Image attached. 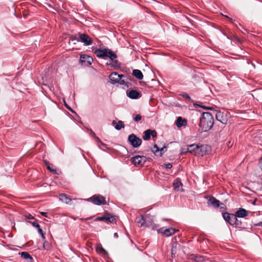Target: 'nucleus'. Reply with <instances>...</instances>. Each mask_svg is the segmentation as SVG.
Instances as JSON below:
<instances>
[{
  "label": "nucleus",
  "mask_w": 262,
  "mask_h": 262,
  "mask_svg": "<svg viewBox=\"0 0 262 262\" xmlns=\"http://www.w3.org/2000/svg\"><path fill=\"white\" fill-rule=\"evenodd\" d=\"M117 57V56L115 53L108 48H104L102 43H99V58H108L112 61V62H107L106 65L111 67H116L118 65V60L115 59Z\"/></svg>",
  "instance_id": "nucleus-1"
},
{
  "label": "nucleus",
  "mask_w": 262,
  "mask_h": 262,
  "mask_svg": "<svg viewBox=\"0 0 262 262\" xmlns=\"http://www.w3.org/2000/svg\"><path fill=\"white\" fill-rule=\"evenodd\" d=\"M214 118L213 115L209 112L203 113L200 118L199 127L201 132H207L213 126Z\"/></svg>",
  "instance_id": "nucleus-2"
},
{
  "label": "nucleus",
  "mask_w": 262,
  "mask_h": 262,
  "mask_svg": "<svg viewBox=\"0 0 262 262\" xmlns=\"http://www.w3.org/2000/svg\"><path fill=\"white\" fill-rule=\"evenodd\" d=\"M130 160L135 166H142L146 161H150L151 159L144 156L136 155L131 158Z\"/></svg>",
  "instance_id": "nucleus-3"
},
{
  "label": "nucleus",
  "mask_w": 262,
  "mask_h": 262,
  "mask_svg": "<svg viewBox=\"0 0 262 262\" xmlns=\"http://www.w3.org/2000/svg\"><path fill=\"white\" fill-rule=\"evenodd\" d=\"M128 141L131 145L134 148L139 147L142 143L141 139L137 137L134 134H132L128 136Z\"/></svg>",
  "instance_id": "nucleus-4"
},
{
  "label": "nucleus",
  "mask_w": 262,
  "mask_h": 262,
  "mask_svg": "<svg viewBox=\"0 0 262 262\" xmlns=\"http://www.w3.org/2000/svg\"><path fill=\"white\" fill-rule=\"evenodd\" d=\"M99 221L106 223H116V217L115 215H111V213L106 211L104 215L99 217Z\"/></svg>",
  "instance_id": "nucleus-5"
},
{
  "label": "nucleus",
  "mask_w": 262,
  "mask_h": 262,
  "mask_svg": "<svg viewBox=\"0 0 262 262\" xmlns=\"http://www.w3.org/2000/svg\"><path fill=\"white\" fill-rule=\"evenodd\" d=\"M208 205H211L215 208L220 207L221 209H224L225 208V205L224 203H221L219 200L212 196H210L208 200Z\"/></svg>",
  "instance_id": "nucleus-6"
},
{
  "label": "nucleus",
  "mask_w": 262,
  "mask_h": 262,
  "mask_svg": "<svg viewBox=\"0 0 262 262\" xmlns=\"http://www.w3.org/2000/svg\"><path fill=\"white\" fill-rule=\"evenodd\" d=\"M216 119L223 124H227L228 117L227 114H224L220 111H215Z\"/></svg>",
  "instance_id": "nucleus-7"
},
{
  "label": "nucleus",
  "mask_w": 262,
  "mask_h": 262,
  "mask_svg": "<svg viewBox=\"0 0 262 262\" xmlns=\"http://www.w3.org/2000/svg\"><path fill=\"white\" fill-rule=\"evenodd\" d=\"M77 41L83 43L86 46H89L92 43V40L90 37L85 33L79 34Z\"/></svg>",
  "instance_id": "nucleus-8"
},
{
  "label": "nucleus",
  "mask_w": 262,
  "mask_h": 262,
  "mask_svg": "<svg viewBox=\"0 0 262 262\" xmlns=\"http://www.w3.org/2000/svg\"><path fill=\"white\" fill-rule=\"evenodd\" d=\"M93 58L87 55L82 54L80 55V62L82 66H89L92 64Z\"/></svg>",
  "instance_id": "nucleus-9"
},
{
  "label": "nucleus",
  "mask_w": 262,
  "mask_h": 262,
  "mask_svg": "<svg viewBox=\"0 0 262 262\" xmlns=\"http://www.w3.org/2000/svg\"><path fill=\"white\" fill-rule=\"evenodd\" d=\"M178 230H176L173 228H169L167 229H164V228H161L158 230L159 233H162L163 235L166 237H169L173 234Z\"/></svg>",
  "instance_id": "nucleus-10"
},
{
  "label": "nucleus",
  "mask_w": 262,
  "mask_h": 262,
  "mask_svg": "<svg viewBox=\"0 0 262 262\" xmlns=\"http://www.w3.org/2000/svg\"><path fill=\"white\" fill-rule=\"evenodd\" d=\"M124 77V75L119 74L117 72H113L109 76L111 82L112 84H116L119 82V80Z\"/></svg>",
  "instance_id": "nucleus-11"
},
{
  "label": "nucleus",
  "mask_w": 262,
  "mask_h": 262,
  "mask_svg": "<svg viewBox=\"0 0 262 262\" xmlns=\"http://www.w3.org/2000/svg\"><path fill=\"white\" fill-rule=\"evenodd\" d=\"M223 217L225 221L228 223L230 225L233 226V223L235 218V214L230 213L228 212H224L222 214Z\"/></svg>",
  "instance_id": "nucleus-12"
},
{
  "label": "nucleus",
  "mask_w": 262,
  "mask_h": 262,
  "mask_svg": "<svg viewBox=\"0 0 262 262\" xmlns=\"http://www.w3.org/2000/svg\"><path fill=\"white\" fill-rule=\"evenodd\" d=\"M151 136L156 137L157 136V132L155 130L148 129L144 131L143 139L144 140H148L150 139Z\"/></svg>",
  "instance_id": "nucleus-13"
},
{
  "label": "nucleus",
  "mask_w": 262,
  "mask_h": 262,
  "mask_svg": "<svg viewBox=\"0 0 262 262\" xmlns=\"http://www.w3.org/2000/svg\"><path fill=\"white\" fill-rule=\"evenodd\" d=\"M127 95L130 99H137L140 98L141 97L142 94L137 90H132L128 92H127Z\"/></svg>",
  "instance_id": "nucleus-14"
},
{
  "label": "nucleus",
  "mask_w": 262,
  "mask_h": 262,
  "mask_svg": "<svg viewBox=\"0 0 262 262\" xmlns=\"http://www.w3.org/2000/svg\"><path fill=\"white\" fill-rule=\"evenodd\" d=\"M209 147L207 145H199V149L197 150L196 154L198 156H203L206 155L208 152V149Z\"/></svg>",
  "instance_id": "nucleus-15"
},
{
  "label": "nucleus",
  "mask_w": 262,
  "mask_h": 262,
  "mask_svg": "<svg viewBox=\"0 0 262 262\" xmlns=\"http://www.w3.org/2000/svg\"><path fill=\"white\" fill-rule=\"evenodd\" d=\"M145 220V227H151L152 229L156 226V225L153 223V220L149 215L146 214L144 217Z\"/></svg>",
  "instance_id": "nucleus-16"
},
{
  "label": "nucleus",
  "mask_w": 262,
  "mask_h": 262,
  "mask_svg": "<svg viewBox=\"0 0 262 262\" xmlns=\"http://www.w3.org/2000/svg\"><path fill=\"white\" fill-rule=\"evenodd\" d=\"M248 211L246 210L245 209L242 208H239V209L237 210L235 213V215L236 216L242 218L247 216L248 215Z\"/></svg>",
  "instance_id": "nucleus-17"
},
{
  "label": "nucleus",
  "mask_w": 262,
  "mask_h": 262,
  "mask_svg": "<svg viewBox=\"0 0 262 262\" xmlns=\"http://www.w3.org/2000/svg\"><path fill=\"white\" fill-rule=\"evenodd\" d=\"M198 149H199V145L193 144L188 145L187 148V151L196 156L197 155L196 152H197V150H198Z\"/></svg>",
  "instance_id": "nucleus-18"
},
{
  "label": "nucleus",
  "mask_w": 262,
  "mask_h": 262,
  "mask_svg": "<svg viewBox=\"0 0 262 262\" xmlns=\"http://www.w3.org/2000/svg\"><path fill=\"white\" fill-rule=\"evenodd\" d=\"M154 148L155 149H151L152 152L156 154L158 151L160 152V156H162V155L167 151V147L164 146L161 148H159L157 144H154Z\"/></svg>",
  "instance_id": "nucleus-19"
},
{
  "label": "nucleus",
  "mask_w": 262,
  "mask_h": 262,
  "mask_svg": "<svg viewBox=\"0 0 262 262\" xmlns=\"http://www.w3.org/2000/svg\"><path fill=\"white\" fill-rule=\"evenodd\" d=\"M187 122V121L186 119H183L181 117H179L177 119L176 124L178 127H181L186 126Z\"/></svg>",
  "instance_id": "nucleus-20"
},
{
  "label": "nucleus",
  "mask_w": 262,
  "mask_h": 262,
  "mask_svg": "<svg viewBox=\"0 0 262 262\" xmlns=\"http://www.w3.org/2000/svg\"><path fill=\"white\" fill-rule=\"evenodd\" d=\"M19 254L20 255L21 257L25 259H26L29 262H33V258L31 255L27 252H19Z\"/></svg>",
  "instance_id": "nucleus-21"
},
{
  "label": "nucleus",
  "mask_w": 262,
  "mask_h": 262,
  "mask_svg": "<svg viewBox=\"0 0 262 262\" xmlns=\"http://www.w3.org/2000/svg\"><path fill=\"white\" fill-rule=\"evenodd\" d=\"M59 200L62 202L68 204L71 201V199L66 194L61 193L59 195Z\"/></svg>",
  "instance_id": "nucleus-22"
},
{
  "label": "nucleus",
  "mask_w": 262,
  "mask_h": 262,
  "mask_svg": "<svg viewBox=\"0 0 262 262\" xmlns=\"http://www.w3.org/2000/svg\"><path fill=\"white\" fill-rule=\"evenodd\" d=\"M113 124H116L115 128L116 130H120L122 128H124L125 126L123 122L122 121H118L117 122L115 120H113L112 122Z\"/></svg>",
  "instance_id": "nucleus-23"
},
{
  "label": "nucleus",
  "mask_w": 262,
  "mask_h": 262,
  "mask_svg": "<svg viewBox=\"0 0 262 262\" xmlns=\"http://www.w3.org/2000/svg\"><path fill=\"white\" fill-rule=\"evenodd\" d=\"M133 75L139 80H141L143 78V75L139 70L135 69L133 71Z\"/></svg>",
  "instance_id": "nucleus-24"
},
{
  "label": "nucleus",
  "mask_w": 262,
  "mask_h": 262,
  "mask_svg": "<svg viewBox=\"0 0 262 262\" xmlns=\"http://www.w3.org/2000/svg\"><path fill=\"white\" fill-rule=\"evenodd\" d=\"M45 165L46 166L47 168L49 169L51 172L54 174H57V170L55 169L52 168L53 165L50 163L47 160H44Z\"/></svg>",
  "instance_id": "nucleus-25"
},
{
  "label": "nucleus",
  "mask_w": 262,
  "mask_h": 262,
  "mask_svg": "<svg viewBox=\"0 0 262 262\" xmlns=\"http://www.w3.org/2000/svg\"><path fill=\"white\" fill-rule=\"evenodd\" d=\"M182 183L179 179H176L173 183V188L176 191H179L180 188H182Z\"/></svg>",
  "instance_id": "nucleus-26"
},
{
  "label": "nucleus",
  "mask_w": 262,
  "mask_h": 262,
  "mask_svg": "<svg viewBox=\"0 0 262 262\" xmlns=\"http://www.w3.org/2000/svg\"><path fill=\"white\" fill-rule=\"evenodd\" d=\"M144 215L136 217V222L140 225V227L145 226V220Z\"/></svg>",
  "instance_id": "nucleus-27"
},
{
  "label": "nucleus",
  "mask_w": 262,
  "mask_h": 262,
  "mask_svg": "<svg viewBox=\"0 0 262 262\" xmlns=\"http://www.w3.org/2000/svg\"><path fill=\"white\" fill-rule=\"evenodd\" d=\"M95 205H98V195H94L87 200Z\"/></svg>",
  "instance_id": "nucleus-28"
},
{
  "label": "nucleus",
  "mask_w": 262,
  "mask_h": 262,
  "mask_svg": "<svg viewBox=\"0 0 262 262\" xmlns=\"http://www.w3.org/2000/svg\"><path fill=\"white\" fill-rule=\"evenodd\" d=\"M52 245L48 241H45L43 243V248L46 250H50L52 249Z\"/></svg>",
  "instance_id": "nucleus-29"
},
{
  "label": "nucleus",
  "mask_w": 262,
  "mask_h": 262,
  "mask_svg": "<svg viewBox=\"0 0 262 262\" xmlns=\"http://www.w3.org/2000/svg\"><path fill=\"white\" fill-rule=\"evenodd\" d=\"M235 216L233 223V226H235L236 227L240 228L242 225V222L237 219V216Z\"/></svg>",
  "instance_id": "nucleus-30"
},
{
  "label": "nucleus",
  "mask_w": 262,
  "mask_h": 262,
  "mask_svg": "<svg viewBox=\"0 0 262 262\" xmlns=\"http://www.w3.org/2000/svg\"><path fill=\"white\" fill-rule=\"evenodd\" d=\"M108 202V201H107L104 197L99 195V205L106 204Z\"/></svg>",
  "instance_id": "nucleus-31"
},
{
  "label": "nucleus",
  "mask_w": 262,
  "mask_h": 262,
  "mask_svg": "<svg viewBox=\"0 0 262 262\" xmlns=\"http://www.w3.org/2000/svg\"><path fill=\"white\" fill-rule=\"evenodd\" d=\"M87 132L91 136L94 137L97 140H98V138L97 137L96 134L91 129H88Z\"/></svg>",
  "instance_id": "nucleus-32"
},
{
  "label": "nucleus",
  "mask_w": 262,
  "mask_h": 262,
  "mask_svg": "<svg viewBox=\"0 0 262 262\" xmlns=\"http://www.w3.org/2000/svg\"><path fill=\"white\" fill-rule=\"evenodd\" d=\"M99 143L101 145H99V148H101L103 150H104V148L110 149V147L107 146V145L104 143H102L99 140Z\"/></svg>",
  "instance_id": "nucleus-33"
},
{
  "label": "nucleus",
  "mask_w": 262,
  "mask_h": 262,
  "mask_svg": "<svg viewBox=\"0 0 262 262\" xmlns=\"http://www.w3.org/2000/svg\"><path fill=\"white\" fill-rule=\"evenodd\" d=\"M99 253H104L105 255H107L108 253L102 247V246L99 244Z\"/></svg>",
  "instance_id": "nucleus-34"
},
{
  "label": "nucleus",
  "mask_w": 262,
  "mask_h": 262,
  "mask_svg": "<svg viewBox=\"0 0 262 262\" xmlns=\"http://www.w3.org/2000/svg\"><path fill=\"white\" fill-rule=\"evenodd\" d=\"M29 223L31 224V225L33 227L36 228L37 229V230L39 229V228H40L39 225L36 222H29Z\"/></svg>",
  "instance_id": "nucleus-35"
},
{
  "label": "nucleus",
  "mask_w": 262,
  "mask_h": 262,
  "mask_svg": "<svg viewBox=\"0 0 262 262\" xmlns=\"http://www.w3.org/2000/svg\"><path fill=\"white\" fill-rule=\"evenodd\" d=\"M37 230H38V233L41 235V238H42V239H45V234H44V233L43 232L41 228H39V229H38Z\"/></svg>",
  "instance_id": "nucleus-36"
},
{
  "label": "nucleus",
  "mask_w": 262,
  "mask_h": 262,
  "mask_svg": "<svg viewBox=\"0 0 262 262\" xmlns=\"http://www.w3.org/2000/svg\"><path fill=\"white\" fill-rule=\"evenodd\" d=\"M194 259L196 262H201L204 260V258L203 256H195Z\"/></svg>",
  "instance_id": "nucleus-37"
},
{
  "label": "nucleus",
  "mask_w": 262,
  "mask_h": 262,
  "mask_svg": "<svg viewBox=\"0 0 262 262\" xmlns=\"http://www.w3.org/2000/svg\"><path fill=\"white\" fill-rule=\"evenodd\" d=\"M24 216L27 219H29V220H32V219H34V217L31 215V214L29 213V214H25L24 215Z\"/></svg>",
  "instance_id": "nucleus-38"
},
{
  "label": "nucleus",
  "mask_w": 262,
  "mask_h": 262,
  "mask_svg": "<svg viewBox=\"0 0 262 262\" xmlns=\"http://www.w3.org/2000/svg\"><path fill=\"white\" fill-rule=\"evenodd\" d=\"M141 118H142L141 116L139 114H138V115H136V116L134 117V120L135 122H137V121L140 120L141 119Z\"/></svg>",
  "instance_id": "nucleus-39"
},
{
  "label": "nucleus",
  "mask_w": 262,
  "mask_h": 262,
  "mask_svg": "<svg viewBox=\"0 0 262 262\" xmlns=\"http://www.w3.org/2000/svg\"><path fill=\"white\" fill-rule=\"evenodd\" d=\"M176 253V249L173 247L171 249V257H175V254Z\"/></svg>",
  "instance_id": "nucleus-40"
},
{
  "label": "nucleus",
  "mask_w": 262,
  "mask_h": 262,
  "mask_svg": "<svg viewBox=\"0 0 262 262\" xmlns=\"http://www.w3.org/2000/svg\"><path fill=\"white\" fill-rule=\"evenodd\" d=\"M164 167L166 169H171L172 167V165L171 163H168L166 164H164Z\"/></svg>",
  "instance_id": "nucleus-41"
},
{
  "label": "nucleus",
  "mask_w": 262,
  "mask_h": 262,
  "mask_svg": "<svg viewBox=\"0 0 262 262\" xmlns=\"http://www.w3.org/2000/svg\"><path fill=\"white\" fill-rule=\"evenodd\" d=\"M117 83H119L120 85H126L125 81L124 80H119V82Z\"/></svg>",
  "instance_id": "nucleus-42"
},
{
  "label": "nucleus",
  "mask_w": 262,
  "mask_h": 262,
  "mask_svg": "<svg viewBox=\"0 0 262 262\" xmlns=\"http://www.w3.org/2000/svg\"><path fill=\"white\" fill-rule=\"evenodd\" d=\"M181 95L184 98H185L189 99V100L190 99V97L189 96V95H188L187 94H183Z\"/></svg>",
  "instance_id": "nucleus-43"
},
{
  "label": "nucleus",
  "mask_w": 262,
  "mask_h": 262,
  "mask_svg": "<svg viewBox=\"0 0 262 262\" xmlns=\"http://www.w3.org/2000/svg\"><path fill=\"white\" fill-rule=\"evenodd\" d=\"M259 167L262 171V157L260 158L259 161Z\"/></svg>",
  "instance_id": "nucleus-44"
},
{
  "label": "nucleus",
  "mask_w": 262,
  "mask_h": 262,
  "mask_svg": "<svg viewBox=\"0 0 262 262\" xmlns=\"http://www.w3.org/2000/svg\"><path fill=\"white\" fill-rule=\"evenodd\" d=\"M198 106H200V107L205 108L206 110H212V107H207V106H206L204 105H198Z\"/></svg>",
  "instance_id": "nucleus-45"
},
{
  "label": "nucleus",
  "mask_w": 262,
  "mask_h": 262,
  "mask_svg": "<svg viewBox=\"0 0 262 262\" xmlns=\"http://www.w3.org/2000/svg\"><path fill=\"white\" fill-rule=\"evenodd\" d=\"M95 249H96V251L98 253V243H96L95 245Z\"/></svg>",
  "instance_id": "nucleus-46"
},
{
  "label": "nucleus",
  "mask_w": 262,
  "mask_h": 262,
  "mask_svg": "<svg viewBox=\"0 0 262 262\" xmlns=\"http://www.w3.org/2000/svg\"><path fill=\"white\" fill-rule=\"evenodd\" d=\"M95 53L96 55V56L98 57V48H96L95 49Z\"/></svg>",
  "instance_id": "nucleus-47"
},
{
  "label": "nucleus",
  "mask_w": 262,
  "mask_h": 262,
  "mask_svg": "<svg viewBox=\"0 0 262 262\" xmlns=\"http://www.w3.org/2000/svg\"><path fill=\"white\" fill-rule=\"evenodd\" d=\"M64 105L66 106L67 108L72 111V109L68 105V104L66 103L65 101H64Z\"/></svg>",
  "instance_id": "nucleus-48"
},
{
  "label": "nucleus",
  "mask_w": 262,
  "mask_h": 262,
  "mask_svg": "<svg viewBox=\"0 0 262 262\" xmlns=\"http://www.w3.org/2000/svg\"><path fill=\"white\" fill-rule=\"evenodd\" d=\"M42 215L47 217V213L45 212H41L40 213Z\"/></svg>",
  "instance_id": "nucleus-49"
},
{
  "label": "nucleus",
  "mask_w": 262,
  "mask_h": 262,
  "mask_svg": "<svg viewBox=\"0 0 262 262\" xmlns=\"http://www.w3.org/2000/svg\"><path fill=\"white\" fill-rule=\"evenodd\" d=\"M114 236L116 238H118V235L117 233H116V232L114 234Z\"/></svg>",
  "instance_id": "nucleus-50"
},
{
  "label": "nucleus",
  "mask_w": 262,
  "mask_h": 262,
  "mask_svg": "<svg viewBox=\"0 0 262 262\" xmlns=\"http://www.w3.org/2000/svg\"><path fill=\"white\" fill-rule=\"evenodd\" d=\"M261 224H262V222H260V223H259V224H256V225H257V226H260V225H261Z\"/></svg>",
  "instance_id": "nucleus-51"
},
{
  "label": "nucleus",
  "mask_w": 262,
  "mask_h": 262,
  "mask_svg": "<svg viewBox=\"0 0 262 262\" xmlns=\"http://www.w3.org/2000/svg\"><path fill=\"white\" fill-rule=\"evenodd\" d=\"M122 148L124 150H126V149L123 146L122 147Z\"/></svg>",
  "instance_id": "nucleus-52"
},
{
  "label": "nucleus",
  "mask_w": 262,
  "mask_h": 262,
  "mask_svg": "<svg viewBox=\"0 0 262 262\" xmlns=\"http://www.w3.org/2000/svg\"><path fill=\"white\" fill-rule=\"evenodd\" d=\"M95 221H98V217H96V218L95 219Z\"/></svg>",
  "instance_id": "nucleus-53"
},
{
  "label": "nucleus",
  "mask_w": 262,
  "mask_h": 262,
  "mask_svg": "<svg viewBox=\"0 0 262 262\" xmlns=\"http://www.w3.org/2000/svg\"><path fill=\"white\" fill-rule=\"evenodd\" d=\"M162 220H163V221H166V220H167L166 219H163Z\"/></svg>",
  "instance_id": "nucleus-54"
},
{
  "label": "nucleus",
  "mask_w": 262,
  "mask_h": 262,
  "mask_svg": "<svg viewBox=\"0 0 262 262\" xmlns=\"http://www.w3.org/2000/svg\"><path fill=\"white\" fill-rule=\"evenodd\" d=\"M255 204V201H254L253 203V204Z\"/></svg>",
  "instance_id": "nucleus-55"
}]
</instances>
